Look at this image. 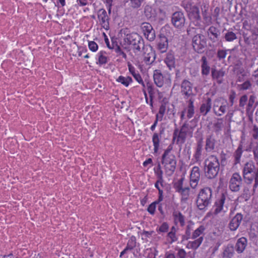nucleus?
Here are the masks:
<instances>
[{
  "label": "nucleus",
  "mask_w": 258,
  "mask_h": 258,
  "mask_svg": "<svg viewBox=\"0 0 258 258\" xmlns=\"http://www.w3.org/2000/svg\"><path fill=\"white\" fill-rule=\"evenodd\" d=\"M212 189L209 187L201 189L198 194L196 204L200 210L206 211L213 201Z\"/></svg>",
  "instance_id": "f257e3e1"
},
{
  "label": "nucleus",
  "mask_w": 258,
  "mask_h": 258,
  "mask_svg": "<svg viewBox=\"0 0 258 258\" xmlns=\"http://www.w3.org/2000/svg\"><path fill=\"white\" fill-rule=\"evenodd\" d=\"M204 171L206 176L209 179L215 178L220 169L218 158L214 155L209 156L204 161Z\"/></svg>",
  "instance_id": "f03ea898"
},
{
  "label": "nucleus",
  "mask_w": 258,
  "mask_h": 258,
  "mask_svg": "<svg viewBox=\"0 0 258 258\" xmlns=\"http://www.w3.org/2000/svg\"><path fill=\"white\" fill-rule=\"evenodd\" d=\"M243 177L245 181L248 184L251 183L254 179L253 186V190L254 191L258 186V169L255 168L253 162L250 161L245 164L243 169Z\"/></svg>",
  "instance_id": "7ed1b4c3"
},
{
  "label": "nucleus",
  "mask_w": 258,
  "mask_h": 258,
  "mask_svg": "<svg viewBox=\"0 0 258 258\" xmlns=\"http://www.w3.org/2000/svg\"><path fill=\"white\" fill-rule=\"evenodd\" d=\"M184 176L173 182V187L179 194L181 202L186 203L189 199L190 189L188 186L183 187Z\"/></svg>",
  "instance_id": "20e7f679"
},
{
  "label": "nucleus",
  "mask_w": 258,
  "mask_h": 258,
  "mask_svg": "<svg viewBox=\"0 0 258 258\" xmlns=\"http://www.w3.org/2000/svg\"><path fill=\"white\" fill-rule=\"evenodd\" d=\"M192 136V131L188 127V124L184 123L181 126L180 131L177 128L174 131L173 141L176 140L177 144L182 145L185 142L187 136L191 137Z\"/></svg>",
  "instance_id": "39448f33"
},
{
  "label": "nucleus",
  "mask_w": 258,
  "mask_h": 258,
  "mask_svg": "<svg viewBox=\"0 0 258 258\" xmlns=\"http://www.w3.org/2000/svg\"><path fill=\"white\" fill-rule=\"evenodd\" d=\"M161 163L163 165L166 175L167 176H172L176 167L177 161L176 157H161Z\"/></svg>",
  "instance_id": "423d86ee"
},
{
  "label": "nucleus",
  "mask_w": 258,
  "mask_h": 258,
  "mask_svg": "<svg viewBox=\"0 0 258 258\" xmlns=\"http://www.w3.org/2000/svg\"><path fill=\"white\" fill-rule=\"evenodd\" d=\"M125 41L131 45L132 49L135 53L140 51L141 46L143 45L141 42L140 38L136 33L126 35L124 38Z\"/></svg>",
  "instance_id": "0eeeda50"
},
{
  "label": "nucleus",
  "mask_w": 258,
  "mask_h": 258,
  "mask_svg": "<svg viewBox=\"0 0 258 258\" xmlns=\"http://www.w3.org/2000/svg\"><path fill=\"white\" fill-rule=\"evenodd\" d=\"M192 44L194 50L198 53H201L204 51L207 46V40L202 34H197L192 38Z\"/></svg>",
  "instance_id": "6e6552de"
},
{
  "label": "nucleus",
  "mask_w": 258,
  "mask_h": 258,
  "mask_svg": "<svg viewBox=\"0 0 258 258\" xmlns=\"http://www.w3.org/2000/svg\"><path fill=\"white\" fill-rule=\"evenodd\" d=\"M198 6L200 7L203 18V22L206 25L212 23L213 17L209 13V3L207 0H199Z\"/></svg>",
  "instance_id": "1a4fd4ad"
},
{
  "label": "nucleus",
  "mask_w": 258,
  "mask_h": 258,
  "mask_svg": "<svg viewBox=\"0 0 258 258\" xmlns=\"http://www.w3.org/2000/svg\"><path fill=\"white\" fill-rule=\"evenodd\" d=\"M186 11L191 22L196 26H199L201 23V16L199 7L195 5L190 6L186 8Z\"/></svg>",
  "instance_id": "9d476101"
},
{
  "label": "nucleus",
  "mask_w": 258,
  "mask_h": 258,
  "mask_svg": "<svg viewBox=\"0 0 258 258\" xmlns=\"http://www.w3.org/2000/svg\"><path fill=\"white\" fill-rule=\"evenodd\" d=\"M153 78L155 84L159 87H162L164 84L169 85L171 80L168 75L163 76L159 70H155L153 73Z\"/></svg>",
  "instance_id": "9b49d317"
},
{
  "label": "nucleus",
  "mask_w": 258,
  "mask_h": 258,
  "mask_svg": "<svg viewBox=\"0 0 258 258\" xmlns=\"http://www.w3.org/2000/svg\"><path fill=\"white\" fill-rule=\"evenodd\" d=\"M141 29L145 37L150 41H153L156 37L155 30L149 23L144 22L141 25Z\"/></svg>",
  "instance_id": "f8f14e48"
},
{
  "label": "nucleus",
  "mask_w": 258,
  "mask_h": 258,
  "mask_svg": "<svg viewBox=\"0 0 258 258\" xmlns=\"http://www.w3.org/2000/svg\"><path fill=\"white\" fill-rule=\"evenodd\" d=\"M200 179V172L199 167L194 166L192 167L190 174V186L195 189L197 187Z\"/></svg>",
  "instance_id": "ddd939ff"
},
{
  "label": "nucleus",
  "mask_w": 258,
  "mask_h": 258,
  "mask_svg": "<svg viewBox=\"0 0 258 258\" xmlns=\"http://www.w3.org/2000/svg\"><path fill=\"white\" fill-rule=\"evenodd\" d=\"M185 17L181 12H176L172 16V23L176 28H182L185 23Z\"/></svg>",
  "instance_id": "4468645a"
},
{
  "label": "nucleus",
  "mask_w": 258,
  "mask_h": 258,
  "mask_svg": "<svg viewBox=\"0 0 258 258\" xmlns=\"http://www.w3.org/2000/svg\"><path fill=\"white\" fill-rule=\"evenodd\" d=\"M241 178L238 173L233 174L229 183V188L233 191H237L240 189Z\"/></svg>",
  "instance_id": "2eb2a0df"
},
{
  "label": "nucleus",
  "mask_w": 258,
  "mask_h": 258,
  "mask_svg": "<svg viewBox=\"0 0 258 258\" xmlns=\"http://www.w3.org/2000/svg\"><path fill=\"white\" fill-rule=\"evenodd\" d=\"M98 18L102 27L107 30L109 29V18L105 9H101L98 12Z\"/></svg>",
  "instance_id": "dca6fc26"
},
{
  "label": "nucleus",
  "mask_w": 258,
  "mask_h": 258,
  "mask_svg": "<svg viewBox=\"0 0 258 258\" xmlns=\"http://www.w3.org/2000/svg\"><path fill=\"white\" fill-rule=\"evenodd\" d=\"M181 90L182 94L187 97L194 95L192 91V85L187 80H184L182 81L181 85Z\"/></svg>",
  "instance_id": "f3484780"
},
{
  "label": "nucleus",
  "mask_w": 258,
  "mask_h": 258,
  "mask_svg": "<svg viewBox=\"0 0 258 258\" xmlns=\"http://www.w3.org/2000/svg\"><path fill=\"white\" fill-rule=\"evenodd\" d=\"M226 198L224 194H222L221 196L218 199L214 206V214L217 215L222 211L226 212V210L224 209V204L225 203Z\"/></svg>",
  "instance_id": "a211bd4d"
},
{
  "label": "nucleus",
  "mask_w": 258,
  "mask_h": 258,
  "mask_svg": "<svg viewBox=\"0 0 258 258\" xmlns=\"http://www.w3.org/2000/svg\"><path fill=\"white\" fill-rule=\"evenodd\" d=\"M203 139H200L197 143L195 152L193 156V159L195 162H200L202 159V150H203Z\"/></svg>",
  "instance_id": "6ab92c4d"
},
{
  "label": "nucleus",
  "mask_w": 258,
  "mask_h": 258,
  "mask_svg": "<svg viewBox=\"0 0 258 258\" xmlns=\"http://www.w3.org/2000/svg\"><path fill=\"white\" fill-rule=\"evenodd\" d=\"M147 52H145L144 55V62L146 64H152L155 60L156 55L154 51L151 47L148 49L147 48Z\"/></svg>",
  "instance_id": "aec40b11"
},
{
  "label": "nucleus",
  "mask_w": 258,
  "mask_h": 258,
  "mask_svg": "<svg viewBox=\"0 0 258 258\" xmlns=\"http://www.w3.org/2000/svg\"><path fill=\"white\" fill-rule=\"evenodd\" d=\"M242 221V215L237 213L230 221L229 224V227L231 231L236 230L239 227Z\"/></svg>",
  "instance_id": "412c9836"
},
{
  "label": "nucleus",
  "mask_w": 258,
  "mask_h": 258,
  "mask_svg": "<svg viewBox=\"0 0 258 258\" xmlns=\"http://www.w3.org/2000/svg\"><path fill=\"white\" fill-rule=\"evenodd\" d=\"M168 42L167 38L164 36H160L159 40L157 43L158 49L161 53H164L167 50Z\"/></svg>",
  "instance_id": "4be33fe9"
},
{
  "label": "nucleus",
  "mask_w": 258,
  "mask_h": 258,
  "mask_svg": "<svg viewBox=\"0 0 258 258\" xmlns=\"http://www.w3.org/2000/svg\"><path fill=\"white\" fill-rule=\"evenodd\" d=\"M211 73L213 79L216 80L218 84L222 83L223 78L225 74L223 69L217 70L216 69H212Z\"/></svg>",
  "instance_id": "5701e85b"
},
{
  "label": "nucleus",
  "mask_w": 258,
  "mask_h": 258,
  "mask_svg": "<svg viewBox=\"0 0 258 258\" xmlns=\"http://www.w3.org/2000/svg\"><path fill=\"white\" fill-rule=\"evenodd\" d=\"M242 143V141H240V144L235 151V152L234 154V164L233 166L232 167V168L233 169H237L238 167L237 165L239 164L240 166V158L242 154V145L241 143Z\"/></svg>",
  "instance_id": "b1692460"
},
{
  "label": "nucleus",
  "mask_w": 258,
  "mask_h": 258,
  "mask_svg": "<svg viewBox=\"0 0 258 258\" xmlns=\"http://www.w3.org/2000/svg\"><path fill=\"white\" fill-rule=\"evenodd\" d=\"M173 217L175 225H177L179 224L181 227L184 226L185 218L180 212L177 211H174L173 213Z\"/></svg>",
  "instance_id": "393cba45"
},
{
  "label": "nucleus",
  "mask_w": 258,
  "mask_h": 258,
  "mask_svg": "<svg viewBox=\"0 0 258 258\" xmlns=\"http://www.w3.org/2000/svg\"><path fill=\"white\" fill-rule=\"evenodd\" d=\"M162 101L163 102V103L162 104L160 107L159 113H171L172 112L173 106L168 102L167 99L166 97H164Z\"/></svg>",
  "instance_id": "a878e982"
},
{
  "label": "nucleus",
  "mask_w": 258,
  "mask_h": 258,
  "mask_svg": "<svg viewBox=\"0 0 258 258\" xmlns=\"http://www.w3.org/2000/svg\"><path fill=\"white\" fill-rule=\"evenodd\" d=\"M201 73L203 76H207L209 75L211 68L205 56L201 58Z\"/></svg>",
  "instance_id": "bb28decb"
},
{
  "label": "nucleus",
  "mask_w": 258,
  "mask_h": 258,
  "mask_svg": "<svg viewBox=\"0 0 258 258\" xmlns=\"http://www.w3.org/2000/svg\"><path fill=\"white\" fill-rule=\"evenodd\" d=\"M216 140L212 135H208L206 138L205 150L207 152H210L215 149Z\"/></svg>",
  "instance_id": "cd10ccee"
},
{
  "label": "nucleus",
  "mask_w": 258,
  "mask_h": 258,
  "mask_svg": "<svg viewBox=\"0 0 258 258\" xmlns=\"http://www.w3.org/2000/svg\"><path fill=\"white\" fill-rule=\"evenodd\" d=\"M207 33L209 39L213 42H215L218 40L220 35L219 30L214 26H211L208 29Z\"/></svg>",
  "instance_id": "c85d7f7f"
},
{
  "label": "nucleus",
  "mask_w": 258,
  "mask_h": 258,
  "mask_svg": "<svg viewBox=\"0 0 258 258\" xmlns=\"http://www.w3.org/2000/svg\"><path fill=\"white\" fill-rule=\"evenodd\" d=\"M193 241H189L186 244V248L188 249H192L194 250L197 249L202 243L204 240L203 236L200 237L197 239H194Z\"/></svg>",
  "instance_id": "c756f323"
},
{
  "label": "nucleus",
  "mask_w": 258,
  "mask_h": 258,
  "mask_svg": "<svg viewBox=\"0 0 258 258\" xmlns=\"http://www.w3.org/2000/svg\"><path fill=\"white\" fill-rule=\"evenodd\" d=\"M164 62L170 70L175 68V58L171 52H168L164 59Z\"/></svg>",
  "instance_id": "7c9ffc66"
},
{
  "label": "nucleus",
  "mask_w": 258,
  "mask_h": 258,
  "mask_svg": "<svg viewBox=\"0 0 258 258\" xmlns=\"http://www.w3.org/2000/svg\"><path fill=\"white\" fill-rule=\"evenodd\" d=\"M116 81L126 87H128L129 85L133 82V79L131 77H124L123 76H119L116 79Z\"/></svg>",
  "instance_id": "2f4dec72"
},
{
  "label": "nucleus",
  "mask_w": 258,
  "mask_h": 258,
  "mask_svg": "<svg viewBox=\"0 0 258 258\" xmlns=\"http://www.w3.org/2000/svg\"><path fill=\"white\" fill-rule=\"evenodd\" d=\"M206 230L205 226L200 225L197 229L193 231L191 236V239H197L200 237L204 236V232Z\"/></svg>",
  "instance_id": "473e14b6"
},
{
  "label": "nucleus",
  "mask_w": 258,
  "mask_h": 258,
  "mask_svg": "<svg viewBox=\"0 0 258 258\" xmlns=\"http://www.w3.org/2000/svg\"><path fill=\"white\" fill-rule=\"evenodd\" d=\"M255 99L256 97L255 96L253 95H250L246 108V113H252L253 112L256 105Z\"/></svg>",
  "instance_id": "72a5a7b5"
},
{
  "label": "nucleus",
  "mask_w": 258,
  "mask_h": 258,
  "mask_svg": "<svg viewBox=\"0 0 258 258\" xmlns=\"http://www.w3.org/2000/svg\"><path fill=\"white\" fill-rule=\"evenodd\" d=\"M234 251L233 246L228 244L223 251V258H232L233 255Z\"/></svg>",
  "instance_id": "f704fd0d"
},
{
  "label": "nucleus",
  "mask_w": 258,
  "mask_h": 258,
  "mask_svg": "<svg viewBox=\"0 0 258 258\" xmlns=\"http://www.w3.org/2000/svg\"><path fill=\"white\" fill-rule=\"evenodd\" d=\"M152 142L154 146V153H157L159 150L160 139L158 133H155L152 137Z\"/></svg>",
  "instance_id": "c9c22d12"
},
{
  "label": "nucleus",
  "mask_w": 258,
  "mask_h": 258,
  "mask_svg": "<svg viewBox=\"0 0 258 258\" xmlns=\"http://www.w3.org/2000/svg\"><path fill=\"white\" fill-rule=\"evenodd\" d=\"M105 51H101L98 52V62L100 65L106 64L108 61V57Z\"/></svg>",
  "instance_id": "e433bc0d"
},
{
  "label": "nucleus",
  "mask_w": 258,
  "mask_h": 258,
  "mask_svg": "<svg viewBox=\"0 0 258 258\" xmlns=\"http://www.w3.org/2000/svg\"><path fill=\"white\" fill-rule=\"evenodd\" d=\"M211 108V100L208 99L206 103H203L200 108L201 113H208Z\"/></svg>",
  "instance_id": "4c0bfd02"
},
{
  "label": "nucleus",
  "mask_w": 258,
  "mask_h": 258,
  "mask_svg": "<svg viewBox=\"0 0 258 258\" xmlns=\"http://www.w3.org/2000/svg\"><path fill=\"white\" fill-rule=\"evenodd\" d=\"M144 13L147 18H151L154 16L155 11L150 6L147 5L144 9Z\"/></svg>",
  "instance_id": "58836bf2"
},
{
  "label": "nucleus",
  "mask_w": 258,
  "mask_h": 258,
  "mask_svg": "<svg viewBox=\"0 0 258 258\" xmlns=\"http://www.w3.org/2000/svg\"><path fill=\"white\" fill-rule=\"evenodd\" d=\"M223 120L221 119H219L217 121L214 123L213 125V131L216 133L218 134L223 127Z\"/></svg>",
  "instance_id": "ea45409f"
},
{
  "label": "nucleus",
  "mask_w": 258,
  "mask_h": 258,
  "mask_svg": "<svg viewBox=\"0 0 258 258\" xmlns=\"http://www.w3.org/2000/svg\"><path fill=\"white\" fill-rule=\"evenodd\" d=\"M136 246V238L135 236H132L127 241L126 246L128 250H132Z\"/></svg>",
  "instance_id": "a19ab883"
},
{
  "label": "nucleus",
  "mask_w": 258,
  "mask_h": 258,
  "mask_svg": "<svg viewBox=\"0 0 258 258\" xmlns=\"http://www.w3.org/2000/svg\"><path fill=\"white\" fill-rule=\"evenodd\" d=\"M237 38L236 35L232 31H227L224 35V39L226 41L231 42Z\"/></svg>",
  "instance_id": "79ce46f5"
},
{
  "label": "nucleus",
  "mask_w": 258,
  "mask_h": 258,
  "mask_svg": "<svg viewBox=\"0 0 258 258\" xmlns=\"http://www.w3.org/2000/svg\"><path fill=\"white\" fill-rule=\"evenodd\" d=\"M155 173L157 176V178H160L161 180L163 177V172L161 169V166L160 163H158L156 168L154 169Z\"/></svg>",
  "instance_id": "37998d69"
},
{
  "label": "nucleus",
  "mask_w": 258,
  "mask_h": 258,
  "mask_svg": "<svg viewBox=\"0 0 258 258\" xmlns=\"http://www.w3.org/2000/svg\"><path fill=\"white\" fill-rule=\"evenodd\" d=\"M103 35L104 36L105 43L107 47L110 49H114L115 46V44H117V43L112 41L111 42V44H110V42H109V40L108 38L107 35L105 34V33H104Z\"/></svg>",
  "instance_id": "c03bdc74"
},
{
  "label": "nucleus",
  "mask_w": 258,
  "mask_h": 258,
  "mask_svg": "<svg viewBox=\"0 0 258 258\" xmlns=\"http://www.w3.org/2000/svg\"><path fill=\"white\" fill-rule=\"evenodd\" d=\"M145 0H130L131 6L132 8L137 9L140 8Z\"/></svg>",
  "instance_id": "a18cd8bd"
},
{
  "label": "nucleus",
  "mask_w": 258,
  "mask_h": 258,
  "mask_svg": "<svg viewBox=\"0 0 258 258\" xmlns=\"http://www.w3.org/2000/svg\"><path fill=\"white\" fill-rule=\"evenodd\" d=\"M169 229V225L167 222H163L161 226L157 229L158 233L167 232Z\"/></svg>",
  "instance_id": "49530a36"
},
{
  "label": "nucleus",
  "mask_w": 258,
  "mask_h": 258,
  "mask_svg": "<svg viewBox=\"0 0 258 258\" xmlns=\"http://www.w3.org/2000/svg\"><path fill=\"white\" fill-rule=\"evenodd\" d=\"M88 47L92 52H96L98 49V44L94 41H89Z\"/></svg>",
  "instance_id": "de8ad7c7"
},
{
  "label": "nucleus",
  "mask_w": 258,
  "mask_h": 258,
  "mask_svg": "<svg viewBox=\"0 0 258 258\" xmlns=\"http://www.w3.org/2000/svg\"><path fill=\"white\" fill-rule=\"evenodd\" d=\"M115 52L117 54V55L121 56L124 58H126V54L121 50V48L117 44H115L114 48Z\"/></svg>",
  "instance_id": "09e8293b"
},
{
  "label": "nucleus",
  "mask_w": 258,
  "mask_h": 258,
  "mask_svg": "<svg viewBox=\"0 0 258 258\" xmlns=\"http://www.w3.org/2000/svg\"><path fill=\"white\" fill-rule=\"evenodd\" d=\"M172 150V146L171 145H170L169 146H168L167 148L164 151L161 157L175 156L174 154H171V151Z\"/></svg>",
  "instance_id": "8fccbe9b"
},
{
  "label": "nucleus",
  "mask_w": 258,
  "mask_h": 258,
  "mask_svg": "<svg viewBox=\"0 0 258 258\" xmlns=\"http://www.w3.org/2000/svg\"><path fill=\"white\" fill-rule=\"evenodd\" d=\"M167 237L170 239V240H169L170 243H172L173 242L176 241L178 239V238L176 235V233H173L172 232H169L167 234Z\"/></svg>",
  "instance_id": "3c124183"
},
{
  "label": "nucleus",
  "mask_w": 258,
  "mask_h": 258,
  "mask_svg": "<svg viewBox=\"0 0 258 258\" xmlns=\"http://www.w3.org/2000/svg\"><path fill=\"white\" fill-rule=\"evenodd\" d=\"M243 191V199H244L245 201L247 202L249 200L251 196V192L248 188H246L245 187Z\"/></svg>",
  "instance_id": "603ef678"
},
{
  "label": "nucleus",
  "mask_w": 258,
  "mask_h": 258,
  "mask_svg": "<svg viewBox=\"0 0 258 258\" xmlns=\"http://www.w3.org/2000/svg\"><path fill=\"white\" fill-rule=\"evenodd\" d=\"M156 206L157 204H156V203L154 202H153L149 206L147 209V211L151 215H154L156 208Z\"/></svg>",
  "instance_id": "864d4df0"
},
{
  "label": "nucleus",
  "mask_w": 258,
  "mask_h": 258,
  "mask_svg": "<svg viewBox=\"0 0 258 258\" xmlns=\"http://www.w3.org/2000/svg\"><path fill=\"white\" fill-rule=\"evenodd\" d=\"M177 258H185L186 252L183 248H177Z\"/></svg>",
  "instance_id": "5fc2aeb1"
},
{
  "label": "nucleus",
  "mask_w": 258,
  "mask_h": 258,
  "mask_svg": "<svg viewBox=\"0 0 258 258\" xmlns=\"http://www.w3.org/2000/svg\"><path fill=\"white\" fill-rule=\"evenodd\" d=\"M127 67L129 72L132 74L133 76L139 73L138 71L136 70V68L131 63H128Z\"/></svg>",
  "instance_id": "6e6d98bb"
},
{
  "label": "nucleus",
  "mask_w": 258,
  "mask_h": 258,
  "mask_svg": "<svg viewBox=\"0 0 258 258\" xmlns=\"http://www.w3.org/2000/svg\"><path fill=\"white\" fill-rule=\"evenodd\" d=\"M186 111L187 113H194V102L191 99L189 100L188 106Z\"/></svg>",
  "instance_id": "4d7b16f0"
},
{
  "label": "nucleus",
  "mask_w": 258,
  "mask_h": 258,
  "mask_svg": "<svg viewBox=\"0 0 258 258\" xmlns=\"http://www.w3.org/2000/svg\"><path fill=\"white\" fill-rule=\"evenodd\" d=\"M235 248L236 249V251L239 252L241 253L242 252V238H239L236 244Z\"/></svg>",
  "instance_id": "13d9d810"
},
{
  "label": "nucleus",
  "mask_w": 258,
  "mask_h": 258,
  "mask_svg": "<svg viewBox=\"0 0 258 258\" xmlns=\"http://www.w3.org/2000/svg\"><path fill=\"white\" fill-rule=\"evenodd\" d=\"M220 8L218 7H216L214 9V12L213 13V18L215 21H217L219 16L220 14Z\"/></svg>",
  "instance_id": "bf43d9fd"
},
{
  "label": "nucleus",
  "mask_w": 258,
  "mask_h": 258,
  "mask_svg": "<svg viewBox=\"0 0 258 258\" xmlns=\"http://www.w3.org/2000/svg\"><path fill=\"white\" fill-rule=\"evenodd\" d=\"M163 178H162L161 180H160V178H157V180L155 183V187L158 190L159 192H160V190H163L159 186V184L161 186H163Z\"/></svg>",
  "instance_id": "052dcab7"
},
{
  "label": "nucleus",
  "mask_w": 258,
  "mask_h": 258,
  "mask_svg": "<svg viewBox=\"0 0 258 258\" xmlns=\"http://www.w3.org/2000/svg\"><path fill=\"white\" fill-rule=\"evenodd\" d=\"M227 55L226 50H219L217 53V56L219 59H224L225 58Z\"/></svg>",
  "instance_id": "680f3d73"
},
{
  "label": "nucleus",
  "mask_w": 258,
  "mask_h": 258,
  "mask_svg": "<svg viewBox=\"0 0 258 258\" xmlns=\"http://www.w3.org/2000/svg\"><path fill=\"white\" fill-rule=\"evenodd\" d=\"M135 79L140 84H141L143 86H145L144 82L141 76L139 73L133 76Z\"/></svg>",
  "instance_id": "e2e57ef3"
},
{
  "label": "nucleus",
  "mask_w": 258,
  "mask_h": 258,
  "mask_svg": "<svg viewBox=\"0 0 258 258\" xmlns=\"http://www.w3.org/2000/svg\"><path fill=\"white\" fill-rule=\"evenodd\" d=\"M163 191L160 190V192H159V197L157 200L154 201V203H156L157 205L159 204L161 201L163 200Z\"/></svg>",
  "instance_id": "0e129e2a"
},
{
  "label": "nucleus",
  "mask_w": 258,
  "mask_h": 258,
  "mask_svg": "<svg viewBox=\"0 0 258 258\" xmlns=\"http://www.w3.org/2000/svg\"><path fill=\"white\" fill-rule=\"evenodd\" d=\"M192 230L191 228V226L189 225L186 226L185 231V233L187 234V236H191V231Z\"/></svg>",
  "instance_id": "69168bd1"
},
{
  "label": "nucleus",
  "mask_w": 258,
  "mask_h": 258,
  "mask_svg": "<svg viewBox=\"0 0 258 258\" xmlns=\"http://www.w3.org/2000/svg\"><path fill=\"white\" fill-rule=\"evenodd\" d=\"M77 3L80 6L83 7L88 4V0H77Z\"/></svg>",
  "instance_id": "338daca9"
},
{
  "label": "nucleus",
  "mask_w": 258,
  "mask_h": 258,
  "mask_svg": "<svg viewBox=\"0 0 258 258\" xmlns=\"http://www.w3.org/2000/svg\"><path fill=\"white\" fill-rule=\"evenodd\" d=\"M252 77L258 85V69L253 72Z\"/></svg>",
  "instance_id": "774afa93"
}]
</instances>
